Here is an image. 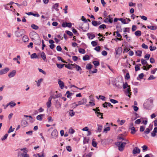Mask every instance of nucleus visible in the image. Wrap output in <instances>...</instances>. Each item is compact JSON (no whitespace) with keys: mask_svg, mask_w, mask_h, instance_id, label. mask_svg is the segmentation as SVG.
I'll return each mask as SVG.
<instances>
[{"mask_svg":"<svg viewBox=\"0 0 157 157\" xmlns=\"http://www.w3.org/2000/svg\"><path fill=\"white\" fill-rule=\"evenodd\" d=\"M79 27L82 29L83 32H86L89 29V24L87 23H83L81 25L79 26Z\"/></svg>","mask_w":157,"mask_h":157,"instance_id":"nucleus-1","label":"nucleus"},{"mask_svg":"<svg viewBox=\"0 0 157 157\" xmlns=\"http://www.w3.org/2000/svg\"><path fill=\"white\" fill-rule=\"evenodd\" d=\"M115 144L118 147V150L121 151H123L124 148V144L123 142L119 141L116 143Z\"/></svg>","mask_w":157,"mask_h":157,"instance_id":"nucleus-2","label":"nucleus"},{"mask_svg":"<svg viewBox=\"0 0 157 157\" xmlns=\"http://www.w3.org/2000/svg\"><path fill=\"white\" fill-rule=\"evenodd\" d=\"M115 85L118 88H121L123 85V81L121 79H116L115 81Z\"/></svg>","mask_w":157,"mask_h":157,"instance_id":"nucleus-3","label":"nucleus"},{"mask_svg":"<svg viewBox=\"0 0 157 157\" xmlns=\"http://www.w3.org/2000/svg\"><path fill=\"white\" fill-rule=\"evenodd\" d=\"M87 102V99L86 98H83L81 101H79L78 102V104H75V106H73V108H75L78 105H84Z\"/></svg>","mask_w":157,"mask_h":157,"instance_id":"nucleus-4","label":"nucleus"},{"mask_svg":"<svg viewBox=\"0 0 157 157\" xmlns=\"http://www.w3.org/2000/svg\"><path fill=\"white\" fill-rule=\"evenodd\" d=\"M21 151H23L24 153H22L21 155L23 157H29V154L27 153L28 151V150L26 147L24 148L21 149Z\"/></svg>","mask_w":157,"mask_h":157,"instance_id":"nucleus-5","label":"nucleus"},{"mask_svg":"<svg viewBox=\"0 0 157 157\" xmlns=\"http://www.w3.org/2000/svg\"><path fill=\"white\" fill-rule=\"evenodd\" d=\"M24 30L23 29L20 30L18 31H16L15 32V36L18 37H20L24 34Z\"/></svg>","mask_w":157,"mask_h":157,"instance_id":"nucleus-6","label":"nucleus"},{"mask_svg":"<svg viewBox=\"0 0 157 157\" xmlns=\"http://www.w3.org/2000/svg\"><path fill=\"white\" fill-rule=\"evenodd\" d=\"M58 132L56 129H54L51 134L52 137V138L56 139L57 136Z\"/></svg>","mask_w":157,"mask_h":157,"instance_id":"nucleus-7","label":"nucleus"},{"mask_svg":"<svg viewBox=\"0 0 157 157\" xmlns=\"http://www.w3.org/2000/svg\"><path fill=\"white\" fill-rule=\"evenodd\" d=\"M10 69L8 67H6L0 71V75H2L6 73L9 71Z\"/></svg>","mask_w":157,"mask_h":157,"instance_id":"nucleus-8","label":"nucleus"},{"mask_svg":"<svg viewBox=\"0 0 157 157\" xmlns=\"http://www.w3.org/2000/svg\"><path fill=\"white\" fill-rule=\"evenodd\" d=\"M16 71L15 70H13L10 72L8 74V77L9 78H11L14 76L16 74Z\"/></svg>","mask_w":157,"mask_h":157,"instance_id":"nucleus-9","label":"nucleus"},{"mask_svg":"<svg viewBox=\"0 0 157 157\" xmlns=\"http://www.w3.org/2000/svg\"><path fill=\"white\" fill-rule=\"evenodd\" d=\"M55 105L56 108L58 109L61 107V103L58 100H55Z\"/></svg>","mask_w":157,"mask_h":157,"instance_id":"nucleus-10","label":"nucleus"},{"mask_svg":"<svg viewBox=\"0 0 157 157\" xmlns=\"http://www.w3.org/2000/svg\"><path fill=\"white\" fill-rule=\"evenodd\" d=\"M62 26L63 27H68L71 28L72 26V24L70 22H63L62 24Z\"/></svg>","mask_w":157,"mask_h":157,"instance_id":"nucleus-11","label":"nucleus"},{"mask_svg":"<svg viewBox=\"0 0 157 157\" xmlns=\"http://www.w3.org/2000/svg\"><path fill=\"white\" fill-rule=\"evenodd\" d=\"M130 91V87L128 88L125 91L126 95L130 98V96L132 94V93Z\"/></svg>","mask_w":157,"mask_h":157,"instance_id":"nucleus-12","label":"nucleus"},{"mask_svg":"<svg viewBox=\"0 0 157 157\" xmlns=\"http://www.w3.org/2000/svg\"><path fill=\"white\" fill-rule=\"evenodd\" d=\"M140 152V149L138 148L137 147H135L132 153L134 154H135L137 153L139 154Z\"/></svg>","mask_w":157,"mask_h":157,"instance_id":"nucleus-13","label":"nucleus"},{"mask_svg":"<svg viewBox=\"0 0 157 157\" xmlns=\"http://www.w3.org/2000/svg\"><path fill=\"white\" fill-rule=\"evenodd\" d=\"M65 67L69 69L72 70L73 68H74V63L65 65Z\"/></svg>","mask_w":157,"mask_h":157,"instance_id":"nucleus-14","label":"nucleus"},{"mask_svg":"<svg viewBox=\"0 0 157 157\" xmlns=\"http://www.w3.org/2000/svg\"><path fill=\"white\" fill-rule=\"evenodd\" d=\"M87 35L90 39H93L95 37V35L92 33H88L87 34Z\"/></svg>","mask_w":157,"mask_h":157,"instance_id":"nucleus-15","label":"nucleus"},{"mask_svg":"<svg viewBox=\"0 0 157 157\" xmlns=\"http://www.w3.org/2000/svg\"><path fill=\"white\" fill-rule=\"evenodd\" d=\"M122 52L121 47H119L117 49H116V55H120Z\"/></svg>","mask_w":157,"mask_h":157,"instance_id":"nucleus-16","label":"nucleus"},{"mask_svg":"<svg viewBox=\"0 0 157 157\" xmlns=\"http://www.w3.org/2000/svg\"><path fill=\"white\" fill-rule=\"evenodd\" d=\"M58 83L61 89L63 88L64 86V83L63 81L60 80H59L58 81Z\"/></svg>","mask_w":157,"mask_h":157,"instance_id":"nucleus-17","label":"nucleus"},{"mask_svg":"<svg viewBox=\"0 0 157 157\" xmlns=\"http://www.w3.org/2000/svg\"><path fill=\"white\" fill-rule=\"evenodd\" d=\"M73 93H70L69 91H67L65 94V95H67V97L68 98H71V96H72Z\"/></svg>","mask_w":157,"mask_h":157,"instance_id":"nucleus-18","label":"nucleus"},{"mask_svg":"<svg viewBox=\"0 0 157 157\" xmlns=\"http://www.w3.org/2000/svg\"><path fill=\"white\" fill-rule=\"evenodd\" d=\"M96 114L97 115V116L99 117L101 119H103V117H102L103 113H101L100 111L98 112H96Z\"/></svg>","mask_w":157,"mask_h":157,"instance_id":"nucleus-19","label":"nucleus"},{"mask_svg":"<svg viewBox=\"0 0 157 157\" xmlns=\"http://www.w3.org/2000/svg\"><path fill=\"white\" fill-rule=\"evenodd\" d=\"M75 68L77 71H81L82 70L81 67L78 65H77L75 63H74V68Z\"/></svg>","mask_w":157,"mask_h":157,"instance_id":"nucleus-20","label":"nucleus"},{"mask_svg":"<svg viewBox=\"0 0 157 157\" xmlns=\"http://www.w3.org/2000/svg\"><path fill=\"white\" fill-rule=\"evenodd\" d=\"M41 56L44 60L45 61L46 59V55L44 52H42L41 53Z\"/></svg>","mask_w":157,"mask_h":157,"instance_id":"nucleus-21","label":"nucleus"},{"mask_svg":"<svg viewBox=\"0 0 157 157\" xmlns=\"http://www.w3.org/2000/svg\"><path fill=\"white\" fill-rule=\"evenodd\" d=\"M29 39L28 37L26 36H23L22 38V40L24 42L28 41Z\"/></svg>","mask_w":157,"mask_h":157,"instance_id":"nucleus-22","label":"nucleus"},{"mask_svg":"<svg viewBox=\"0 0 157 157\" xmlns=\"http://www.w3.org/2000/svg\"><path fill=\"white\" fill-rule=\"evenodd\" d=\"M135 34L136 36H139L141 35V32L140 31L138 30L135 32Z\"/></svg>","mask_w":157,"mask_h":157,"instance_id":"nucleus-23","label":"nucleus"},{"mask_svg":"<svg viewBox=\"0 0 157 157\" xmlns=\"http://www.w3.org/2000/svg\"><path fill=\"white\" fill-rule=\"evenodd\" d=\"M28 124V123L27 121H23L21 123V125L23 127H25L27 126Z\"/></svg>","mask_w":157,"mask_h":157,"instance_id":"nucleus-24","label":"nucleus"},{"mask_svg":"<svg viewBox=\"0 0 157 157\" xmlns=\"http://www.w3.org/2000/svg\"><path fill=\"white\" fill-rule=\"evenodd\" d=\"M43 81V78H40L39 79L37 82L36 81V82H37V85L38 87L40 86L41 82Z\"/></svg>","mask_w":157,"mask_h":157,"instance_id":"nucleus-25","label":"nucleus"},{"mask_svg":"<svg viewBox=\"0 0 157 157\" xmlns=\"http://www.w3.org/2000/svg\"><path fill=\"white\" fill-rule=\"evenodd\" d=\"M90 59L89 56L86 55L83 57V59L84 61H86L89 60Z\"/></svg>","mask_w":157,"mask_h":157,"instance_id":"nucleus-26","label":"nucleus"},{"mask_svg":"<svg viewBox=\"0 0 157 157\" xmlns=\"http://www.w3.org/2000/svg\"><path fill=\"white\" fill-rule=\"evenodd\" d=\"M38 56L36 53H34L31 55V58L32 59H36L38 58Z\"/></svg>","mask_w":157,"mask_h":157,"instance_id":"nucleus-27","label":"nucleus"},{"mask_svg":"<svg viewBox=\"0 0 157 157\" xmlns=\"http://www.w3.org/2000/svg\"><path fill=\"white\" fill-rule=\"evenodd\" d=\"M34 157H44V155L43 153H42L41 155L39 154H34L33 155Z\"/></svg>","mask_w":157,"mask_h":157,"instance_id":"nucleus-28","label":"nucleus"},{"mask_svg":"<svg viewBox=\"0 0 157 157\" xmlns=\"http://www.w3.org/2000/svg\"><path fill=\"white\" fill-rule=\"evenodd\" d=\"M69 115L71 117H73L74 116L75 113L73 110H70L69 112Z\"/></svg>","mask_w":157,"mask_h":157,"instance_id":"nucleus-29","label":"nucleus"},{"mask_svg":"<svg viewBox=\"0 0 157 157\" xmlns=\"http://www.w3.org/2000/svg\"><path fill=\"white\" fill-rule=\"evenodd\" d=\"M116 29H117V31L119 32H121L122 29L121 28V26L120 25L118 24L117 25Z\"/></svg>","mask_w":157,"mask_h":157,"instance_id":"nucleus-30","label":"nucleus"},{"mask_svg":"<svg viewBox=\"0 0 157 157\" xmlns=\"http://www.w3.org/2000/svg\"><path fill=\"white\" fill-rule=\"evenodd\" d=\"M31 27L33 29L35 30H37L39 29V27L34 24H32Z\"/></svg>","mask_w":157,"mask_h":157,"instance_id":"nucleus-31","label":"nucleus"},{"mask_svg":"<svg viewBox=\"0 0 157 157\" xmlns=\"http://www.w3.org/2000/svg\"><path fill=\"white\" fill-rule=\"evenodd\" d=\"M89 141V139L87 138H84V140L83 141V144H86L88 143Z\"/></svg>","mask_w":157,"mask_h":157,"instance_id":"nucleus-32","label":"nucleus"},{"mask_svg":"<svg viewBox=\"0 0 157 157\" xmlns=\"http://www.w3.org/2000/svg\"><path fill=\"white\" fill-rule=\"evenodd\" d=\"M122 86H123V88L124 89H125L127 87L128 88L130 87V86L128 85V83L127 82H125V84H124V83L123 82V85Z\"/></svg>","mask_w":157,"mask_h":157,"instance_id":"nucleus-33","label":"nucleus"},{"mask_svg":"<svg viewBox=\"0 0 157 157\" xmlns=\"http://www.w3.org/2000/svg\"><path fill=\"white\" fill-rule=\"evenodd\" d=\"M79 52L81 54H84L86 52L85 50L84 49L80 48L78 49Z\"/></svg>","mask_w":157,"mask_h":157,"instance_id":"nucleus-34","label":"nucleus"},{"mask_svg":"<svg viewBox=\"0 0 157 157\" xmlns=\"http://www.w3.org/2000/svg\"><path fill=\"white\" fill-rule=\"evenodd\" d=\"M93 63L95 66H98L100 65L99 62L97 61H93Z\"/></svg>","mask_w":157,"mask_h":157,"instance_id":"nucleus-35","label":"nucleus"},{"mask_svg":"<svg viewBox=\"0 0 157 157\" xmlns=\"http://www.w3.org/2000/svg\"><path fill=\"white\" fill-rule=\"evenodd\" d=\"M56 65L58 68H62L65 65L63 64H56Z\"/></svg>","mask_w":157,"mask_h":157,"instance_id":"nucleus-36","label":"nucleus"},{"mask_svg":"<svg viewBox=\"0 0 157 157\" xmlns=\"http://www.w3.org/2000/svg\"><path fill=\"white\" fill-rule=\"evenodd\" d=\"M106 28V25L105 24H102L99 27V29H103Z\"/></svg>","mask_w":157,"mask_h":157,"instance_id":"nucleus-37","label":"nucleus"},{"mask_svg":"<svg viewBox=\"0 0 157 157\" xmlns=\"http://www.w3.org/2000/svg\"><path fill=\"white\" fill-rule=\"evenodd\" d=\"M98 131L99 132H100L102 128V125L98 124Z\"/></svg>","mask_w":157,"mask_h":157,"instance_id":"nucleus-38","label":"nucleus"},{"mask_svg":"<svg viewBox=\"0 0 157 157\" xmlns=\"http://www.w3.org/2000/svg\"><path fill=\"white\" fill-rule=\"evenodd\" d=\"M155 26H147V28L149 29H150L151 30H155Z\"/></svg>","mask_w":157,"mask_h":157,"instance_id":"nucleus-39","label":"nucleus"},{"mask_svg":"<svg viewBox=\"0 0 157 157\" xmlns=\"http://www.w3.org/2000/svg\"><path fill=\"white\" fill-rule=\"evenodd\" d=\"M10 4H7L6 5L4 6L5 9L8 10H11L12 11V10L10 9Z\"/></svg>","mask_w":157,"mask_h":157,"instance_id":"nucleus-40","label":"nucleus"},{"mask_svg":"<svg viewBox=\"0 0 157 157\" xmlns=\"http://www.w3.org/2000/svg\"><path fill=\"white\" fill-rule=\"evenodd\" d=\"M142 147L143 148V152L146 151L147 150L148 147L146 145H144L143 146H142Z\"/></svg>","mask_w":157,"mask_h":157,"instance_id":"nucleus-41","label":"nucleus"},{"mask_svg":"<svg viewBox=\"0 0 157 157\" xmlns=\"http://www.w3.org/2000/svg\"><path fill=\"white\" fill-rule=\"evenodd\" d=\"M144 76V75L143 73H141L139 75L138 77H137V79L138 80H139V78L140 79H142L143 78V77Z\"/></svg>","mask_w":157,"mask_h":157,"instance_id":"nucleus-42","label":"nucleus"},{"mask_svg":"<svg viewBox=\"0 0 157 157\" xmlns=\"http://www.w3.org/2000/svg\"><path fill=\"white\" fill-rule=\"evenodd\" d=\"M136 53L137 56H140L141 55L142 52L141 51L138 50L136 52Z\"/></svg>","mask_w":157,"mask_h":157,"instance_id":"nucleus-43","label":"nucleus"},{"mask_svg":"<svg viewBox=\"0 0 157 157\" xmlns=\"http://www.w3.org/2000/svg\"><path fill=\"white\" fill-rule=\"evenodd\" d=\"M98 21H93L92 22V25L95 26H98Z\"/></svg>","mask_w":157,"mask_h":157,"instance_id":"nucleus-44","label":"nucleus"},{"mask_svg":"<svg viewBox=\"0 0 157 157\" xmlns=\"http://www.w3.org/2000/svg\"><path fill=\"white\" fill-rule=\"evenodd\" d=\"M43 116L42 114H40L38 115L36 117V119L39 121H41L42 119V116Z\"/></svg>","mask_w":157,"mask_h":157,"instance_id":"nucleus-45","label":"nucleus"},{"mask_svg":"<svg viewBox=\"0 0 157 157\" xmlns=\"http://www.w3.org/2000/svg\"><path fill=\"white\" fill-rule=\"evenodd\" d=\"M151 130H151H150L149 128H147L146 130L144 132V133L145 134H148L150 132V131Z\"/></svg>","mask_w":157,"mask_h":157,"instance_id":"nucleus-46","label":"nucleus"},{"mask_svg":"<svg viewBox=\"0 0 157 157\" xmlns=\"http://www.w3.org/2000/svg\"><path fill=\"white\" fill-rule=\"evenodd\" d=\"M131 130L132 131L131 132V133L132 134H134L135 133V132H136V131L135 130V128H134V127L132 126V127L131 128Z\"/></svg>","mask_w":157,"mask_h":157,"instance_id":"nucleus-47","label":"nucleus"},{"mask_svg":"<svg viewBox=\"0 0 157 157\" xmlns=\"http://www.w3.org/2000/svg\"><path fill=\"white\" fill-rule=\"evenodd\" d=\"M119 20L121 21V22L124 24L128 23H126L125 20L124 19L122 18H119Z\"/></svg>","mask_w":157,"mask_h":157,"instance_id":"nucleus-48","label":"nucleus"},{"mask_svg":"<svg viewBox=\"0 0 157 157\" xmlns=\"http://www.w3.org/2000/svg\"><path fill=\"white\" fill-rule=\"evenodd\" d=\"M16 105V104L15 102H13L12 101H10V106L11 108H13Z\"/></svg>","mask_w":157,"mask_h":157,"instance_id":"nucleus-49","label":"nucleus"},{"mask_svg":"<svg viewBox=\"0 0 157 157\" xmlns=\"http://www.w3.org/2000/svg\"><path fill=\"white\" fill-rule=\"evenodd\" d=\"M51 101H48V102L46 103V105L48 108L50 107L51 105Z\"/></svg>","mask_w":157,"mask_h":157,"instance_id":"nucleus-50","label":"nucleus"},{"mask_svg":"<svg viewBox=\"0 0 157 157\" xmlns=\"http://www.w3.org/2000/svg\"><path fill=\"white\" fill-rule=\"evenodd\" d=\"M75 132V131L72 129L71 128L69 130V133L71 134H73Z\"/></svg>","mask_w":157,"mask_h":157,"instance_id":"nucleus-51","label":"nucleus"},{"mask_svg":"<svg viewBox=\"0 0 157 157\" xmlns=\"http://www.w3.org/2000/svg\"><path fill=\"white\" fill-rule=\"evenodd\" d=\"M92 68V65L90 64H88L86 66V68L88 70H90Z\"/></svg>","mask_w":157,"mask_h":157,"instance_id":"nucleus-52","label":"nucleus"},{"mask_svg":"<svg viewBox=\"0 0 157 157\" xmlns=\"http://www.w3.org/2000/svg\"><path fill=\"white\" fill-rule=\"evenodd\" d=\"M92 145L94 147H96L97 146V143L95 141H94V139L92 140Z\"/></svg>","mask_w":157,"mask_h":157,"instance_id":"nucleus-53","label":"nucleus"},{"mask_svg":"<svg viewBox=\"0 0 157 157\" xmlns=\"http://www.w3.org/2000/svg\"><path fill=\"white\" fill-rule=\"evenodd\" d=\"M59 6V3H56L53 6L52 8L54 9H56L58 10V9H57V8Z\"/></svg>","mask_w":157,"mask_h":157,"instance_id":"nucleus-54","label":"nucleus"},{"mask_svg":"<svg viewBox=\"0 0 157 157\" xmlns=\"http://www.w3.org/2000/svg\"><path fill=\"white\" fill-rule=\"evenodd\" d=\"M67 150L69 152H71L72 151V149L71 147L70 146H67L66 147Z\"/></svg>","mask_w":157,"mask_h":157,"instance_id":"nucleus-55","label":"nucleus"},{"mask_svg":"<svg viewBox=\"0 0 157 157\" xmlns=\"http://www.w3.org/2000/svg\"><path fill=\"white\" fill-rule=\"evenodd\" d=\"M141 62L142 64L143 65H144L147 63V62L143 59H141Z\"/></svg>","mask_w":157,"mask_h":157,"instance_id":"nucleus-56","label":"nucleus"},{"mask_svg":"<svg viewBox=\"0 0 157 157\" xmlns=\"http://www.w3.org/2000/svg\"><path fill=\"white\" fill-rule=\"evenodd\" d=\"M156 47L155 46L153 47L152 46H150L149 47L150 50L151 51H154L156 49Z\"/></svg>","mask_w":157,"mask_h":157,"instance_id":"nucleus-57","label":"nucleus"},{"mask_svg":"<svg viewBox=\"0 0 157 157\" xmlns=\"http://www.w3.org/2000/svg\"><path fill=\"white\" fill-rule=\"evenodd\" d=\"M12 128V126H11L10 127V128L8 132V133H10L13 132L14 130V129L15 128Z\"/></svg>","mask_w":157,"mask_h":157,"instance_id":"nucleus-58","label":"nucleus"},{"mask_svg":"<svg viewBox=\"0 0 157 157\" xmlns=\"http://www.w3.org/2000/svg\"><path fill=\"white\" fill-rule=\"evenodd\" d=\"M141 46L144 49H147L148 48V46L144 43H143L142 44Z\"/></svg>","mask_w":157,"mask_h":157,"instance_id":"nucleus-59","label":"nucleus"},{"mask_svg":"<svg viewBox=\"0 0 157 157\" xmlns=\"http://www.w3.org/2000/svg\"><path fill=\"white\" fill-rule=\"evenodd\" d=\"M110 102L113 104H116L118 102V101H117L112 99H110Z\"/></svg>","mask_w":157,"mask_h":157,"instance_id":"nucleus-60","label":"nucleus"},{"mask_svg":"<svg viewBox=\"0 0 157 157\" xmlns=\"http://www.w3.org/2000/svg\"><path fill=\"white\" fill-rule=\"evenodd\" d=\"M150 56V54L147 53L146 54V55L145 56L144 58L146 59L147 60L149 59Z\"/></svg>","mask_w":157,"mask_h":157,"instance_id":"nucleus-61","label":"nucleus"},{"mask_svg":"<svg viewBox=\"0 0 157 157\" xmlns=\"http://www.w3.org/2000/svg\"><path fill=\"white\" fill-rule=\"evenodd\" d=\"M110 127H108L104 129L103 132H105L106 133L108 131H109L110 130Z\"/></svg>","mask_w":157,"mask_h":157,"instance_id":"nucleus-62","label":"nucleus"},{"mask_svg":"<svg viewBox=\"0 0 157 157\" xmlns=\"http://www.w3.org/2000/svg\"><path fill=\"white\" fill-rule=\"evenodd\" d=\"M72 31L75 34L76 36H78V33H77V32L76 30L75 29H73Z\"/></svg>","mask_w":157,"mask_h":157,"instance_id":"nucleus-63","label":"nucleus"},{"mask_svg":"<svg viewBox=\"0 0 157 157\" xmlns=\"http://www.w3.org/2000/svg\"><path fill=\"white\" fill-rule=\"evenodd\" d=\"M91 44L94 46H96L98 43L97 42H96L95 41H93L91 42Z\"/></svg>","mask_w":157,"mask_h":157,"instance_id":"nucleus-64","label":"nucleus"}]
</instances>
